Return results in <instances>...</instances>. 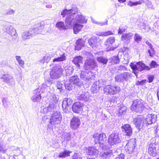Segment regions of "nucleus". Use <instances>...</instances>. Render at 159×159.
<instances>
[{
    "label": "nucleus",
    "mask_w": 159,
    "mask_h": 159,
    "mask_svg": "<svg viewBox=\"0 0 159 159\" xmlns=\"http://www.w3.org/2000/svg\"><path fill=\"white\" fill-rule=\"evenodd\" d=\"M80 12L78 8L75 5H71V8L67 10L66 9L64 10L62 12H61V15L63 17L66 15H68L66 18V24L68 23L67 20L70 16L72 17V19L77 15Z\"/></svg>",
    "instance_id": "3"
},
{
    "label": "nucleus",
    "mask_w": 159,
    "mask_h": 159,
    "mask_svg": "<svg viewBox=\"0 0 159 159\" xmlns=\"http://www.w3.org/2000/svg\"><path fill=\"white\" fill-rule=\"evenodd\" d=\"M116 69L117 72L118 73H120L122 71L127 70V68L124 65H121L117 67Z\"/></svg>",
    "instance_id": "44"
},
{
    "label": "nucleus",
    "mask_w": 159,
    "mask_h": 159,
    "mask_svg": "<svg viewBox=\"0 0 159 159\" xmlns=\"http://www.w3.org/2000/svg\"><path fill=\"white\" fill-rule=\"evenodd\" d=\"M133 36L132 33H128L123 34L121 37V40L125 43H129Z\"/></svg>",
    "instance_id": "26"
},
{
    "label": "nucleus",
    "mask_w": 159,
    "mask_h": 159,
    "mask_svg": "<svg viewBox=\"0 0 159 159\" xmlns=\"http://www.w3.org/2000/svg\"><path fill=\"white\" fill-rule=\"evenodd\" d=\"M148 152L151 156H155L156 154V151L155 148V144L154 143H151L149 146Z\"/></svg>",
    "instance_id": "30"
},
{
    "label": "nucleus",
    "mask_w": 159,
    "mask_h": 159,
    "mask_svg": "<svg viewBox=\"0 0 159 159\" xmlns=\"http://www.w3.org/2000/svg\"><path fill=\"white\" fill-rule=\"evenodd\" d=\"M127 108L124 106H122L119 108V114L120 115H124L125 114Z\"/></svg>",
    "instance_id": "49"
},
{
    "label": "nucleus",
    "mask_w": 159,
    "mask_h": 159,
    "mask_svg": "<svg viewBox=\"0 0 159 159\" xmlns=\"http://www.w3.org/2000/svg\"><path fill=\"white\" fill-rule=\"evenodd\" d=\"M83 59V57L80 56H77L74 58L72 62L77 67H79L80 64L82 62Z\"/></svg>",
    "instance_id": "35"
},
{
    "label": "nucleus",
    "mask_w": 159,
    "mask_h": 159,
    "mask_svg": "<svg viewBox=\"0 0 159 159\" xmlns=\"http://www.w3.org/2000/svg\"><path fill=\"white\" fill-rule=\"evenodd\" d=\"M97 65L94 59H87L84 63V68L86 70H92Z\"/></svg>",
    "instance_id": "14"
},
{
    "label": "nucleus",
    "mask_w": 159,
    "mask_h": 159,
    "mask_svg": "<svg viewBox=\"0 0 159 159\" xmlns=\"http://www.w3.org/2000/svg\"><path fill=\"white\" fill-rule=\"evenodd\" d=\"M0 81L11 87H12L15 84V80L13 77L8 74H5L3 71L0 73Z\"/></svg>",
    "instance_id": "5"
},
{
    "label": "nucleus",
    "mask_w": 159,
    "mask_h": 159,
    "mask_svg": "<svg viewBox=\"0 0 159 159\" xmlns=\"http://www.w3.org/2000/svg\"><path fill=\"white\" fill-rule=\"evenodd\" d=\"M80 123V120L78 117H73L70 121V127L73 129H76L78 128Z\"/></svg>",
    "instance_id": "21"
},
{
    "label": "nucleus",
    "mask_w": 159,
    "mask_h": 159,
    "mask_svg": "<svg viewBox=\"0 0 159 159\" xmlns=\"http://www.w3.org/2000/svg\"><path fill=\"white\" fill-rule=\"evenodd\" d=\"M155 128V134L156 135L159 136V124Z\"/></svg>",
    "instance_id": "58"
},
{
    "label": "nucleus",
    "mask_w": 159,
    "mask_h": 159,
    "mask_svg": "<svg viewBox=\"0 0 159 159\" xmlns=\"http://www.w3.org/2000/svg\"><path fill=\"white\" fill-rule=\"evenodd\" d=\"M111 61L114 64L119 63L120 61V60L118 55L112 57L111 58Z\"/></svg>",
    "instance_id": "43"
},
{
    "label": "nucleus",
    "mask_w": 159,
    "mask_h": 159,
    "mask_svg": "<svg viewBox=\"0 0 159 159\" xmlns=\"http://www.w3.org/2000/svg\"><path fill=\"white\" fill-rule=\"evenodd\" d=\"M150 50H148V52L149 54V56L152 57L153 55L155 54V51L154 48L152 47L150 48Z\"/></svg>",
    "instance_id": "52"
},
{
    "label": "nucleus",
    "mask_w": 159,
    "mask_h": 159,
    "mask_svg": "<svg viewBox=\"0 0 159 159\" xmlns=\"http://www.w3.org/2000/svg\"><path fill=\"white\" fill-rule=\"evenodd\" d=\"M31 30L23 32L21 35L22 39L23 40L25 41L30 39L33 35V33Z\"/></svg>",
    "instance_id": "28"
},
{
    "label": "nucleus",
    "mask_w": 159,
    "mask_h": 159,
    "mask_svg": "<svg viewBox=\"0 0 159 159\" xmlns=\"http://www.w3.org/2000/svg\"><path fill=\"white\" fill-rule=\"evenodd\" d=\"M100 138L99 144H102V149L104 151L103 153H101L100 156L103 158H108L110 157L112 154V152L111 150H109V148L105 145H103L107 140V137L105 134L102 133L101 134Z\"/></svg>",
    "instance_id": "2"
},
{
    "label": "nucleus",
    "mask_w": 159,
    "mask_h": 159,
    "mask_svg": "<svg viewBox=\"0 0 159 159\" xmlns=\"http://www.w3.org/2000/svg\"><path fill=\"white\" fill-rule=\"evenodd\" d=\"M62 84L60 82H57V87L58 89H61L62 88Z\"/></svg>",
    "instance_id": "60"
},
{
    "label": "nucleus",
    "mask_w": 159,
    "mask_h": 159,
    "mask_svg": "<svg viewBox=\"0 0 159 159\" xmlns=\"http://www.w3.org/2000/svg\"><path fill=\"white\" fill-rule=\"evenodd\" d=\"M84 40L82 39H78L77 40L75 45V50L78 51L81 50L82 48L84 46Z\"/></svg>",
    "instance_id": "29"
},
{
    "label": "nucleus",
    "mask_w": 159,
    "mask_h": 159,
    "mask_svg": "<svg viewBox=\"0 0 159 159\" xmlns=\"http://www.w3.org/2000/svg\"><path fill=\"white\" fill-rule=\"evenodd\" d=\"M49 87L46 84H42L40 88H39L40 89V91L41 92V93H43L47 90V89Z\"/></svg>",
    "instance_id": "48"
},
{
    "label": "nucleus",
    "mask_w": 159,
    "mask_h": 159,
    "mask_svg": "<svg viewBox=\"0 0 159 159\" xmlns=\"http://www.w3.org/2000/svg\"><path fill=\"white\" fill-rule=\"evenodd\" d=\"M132 74L128 72H123L117 74L115 77L116 81L117 82H124L127 81L131 77Z\"/></svg>",
    "instance_id": "10"
},
{
    "label": "nucleus",
    "mask_w": 159,
    "mask_h": 159,
    "mask_svg": "<svg viewBox=\"0 0 159 159\" xmlns=\"http://www.w3.org/2000/svg\"><path fill=\"white\" fill-rule=\"evenodd\" d=\"M107 20L105 22H98L96 21H95L94 22H93L94 23H96L97 24H98L101 26H103L104 25H108L107 24Z\"/></svg>",
    "instance_id": "57"
},
{
    "label": "nucleus",
    "mask_w": 159,
    "mask_h": 159,
    "mask_svg": "<svg viewBox=\"0 0 159 159\" xmlns=\"http://www.w3.org/2000/svg\"><path fill=\"white\" fill-rule=\"evenodd\" d=\"M44 61H45V62L46 63H48L49 61L50 60L51 57L48 56H45L43 57Z\"/></svg>",
    "instance_id": "59"
},
{
    "label": "nucleus",
    "mask_w": 159,
    "mask_h": 159,
    "mask_svg": "<svg viewBox=\"0 0 159 159\" xmlns=\"http://www.w3.org/2000/svg\"><path fill=\"white\" fill-rule=\"evenodd\" d=\"M157 118V116L155 115L148 114L147 115L145 120H143V123L144 125H148L154 123Z\"/></svg>",
    "instance_id": "15"
},
{
    "label": "nucleus",
    "mask_w": 159,
    "mask_h": 159,
    "mask_svg": "<svg viewBox=\"0 0 159 159\" xmlns=\"http://www.w3.org/2000/svg\"><path fill=\"white\" fill-rule=\"evenodd\" d=\"M58 96L57 95L55 94H52L49 96L48 99L49 101V105L52 108H56V105L58 102Z\"/></svg>",
    "instance_id": "16"
},
{
    "label": "nucleus",
    "mask_w": 159,
    "mask_h": 159,
    "mask_svg": "<svg viewBox=\"0 0 159 159\" xmlns=\"http://www.w3.org/2000/svg\"><path fill=\"white\" fill-rule=\"evenodd\" d=\"M34 95L31 99L34 102H39L40 101L41 97V92L39 89H37L34 91Z\"/></svg>",
    "instance_id": "19"
},
{
    "label": "nucleus",
    "mask_w": 159,
    "mask_h": 159,
    "mask_svg": "<svg viewBox=\"0 0 159 159\" xmlns=\"http://www.w3.org/2000/svg\"><path fill=\"white\" fill-rule=\"evenodd\" d=\"M115 39L113 36L108 38L105 43L107 50V51H111L113 49V45L115 43Z\"/></svg>",
    "instance_id": "18"
},
{
    "label": "nucleus",
    "mask_w": 159,
    "mask_h": 159,
    "mask_svg": "<svg viewBox=\"0 0 159 159\" xmlns=\"http://www.w3.org/2000/svg\"><path fill=\"white\" fill-rule=\"evenodd\" d=\"M87 153L89 155H96L98 152V150L93 147H89L87 148Z\"/></svg>",
    "instance_id": "32"
},
{
    "label": "nucleus",
    "mask_w": 159,
    "mask_h": 159,
    "mask_svg": "<svg viewBox=\"0 0 159 159\" xmlns=\"http://www.w3.org/2000/svg\"><path fill=\"white\" fill-rule=\"evenodd\" d=\"M150 66H146L142 61L137 62L136 65L134 64L131 63L130 66L133 70V72L137 78L140 75V72H142L143 70L148 71L152 68H157L159 66L154 61H152L150 64Z\"/></svg>",
    "instance_id": "1"
},
{
    "label": "nucleus",
    "mask_w": 159,
    "mask_h": 159,
    "mask_svg": "<svg viewBox=\"0 0 159 159\" xmlns=\"http://www.w3.org/2000/svg\"><path fill=\"white\" fill-rule=\"evenodd\" d=\"M73 102L72 99L69 98H65L63 101L62 107L63 111L66 112L69 108V106L71 105Z\"/></svg>",
    "instance_id": "20"
},
{
    "label": "nucleus",
    "mask_w": 159,
    "mask_h": 159,
    "mask_svg": "<svg viewBox=\"0 0 159 159\" xmlns=\"http://www.w3.org/2000/svg\"><path fill=\"white\" fill-rule=\"evenodd\" d=\"M71 84H72L71 83L70 81L69 82H66L65 84L66 89L69 91L71 90L74 87Z\"/></svg>",
    "instance_id": "46"
},
{
    "label": "nucleus",
    "mask_w": 159,
    "mask_h": 159,
    "mask_svg": "<svg viewBox=\"0 0 159 159\" xmlns=\"http://www.w3.org/2000/svg\"><path fill=\"white\" fill-rule=\"evenodd\" d=\"M122 132L125 135L128 136H130L132 133V130L130 125L129 124H124L121 127Z\"/></svg>",
    "instance_id": "22"
},
{
    "label": "nucleus",
    "mask_w": 159,
    "mask_h": 159,
    "mask_svg": "<svg viewBox=\"0 0 159 159\" xmlns=\"http://www.w3.org/2000/svg\"><path fill=\"white\" fill-rule=\"evenodd\" d=\"M113 33L111 31H109L104 32L102 35L104 36H107L109 35H113Z\"/></svg>",
    "instance_id": "55"
},
{
    "label": "nucleus",
    "mask_w": 159,
    "mask_h": 159,
    "mask_svg": "<svg viewBox=\"0 0 159 159\" xmlns=\"http://www.w3.org/2000/svg\"><path fill=\"white\" fill-rule=\"evenodd\" d=\"M142 120H143L141 117L138 116L136 118L134 119L133 122L136 127L139 129L142 128L143 126H144L145 125L143 123V122H142Z\"/></svg>",
    "instance_id": "23"
},
{
    "label": "nucleus",
    "mask_w": 159,
    "mask_h": 159,
    "mask_svg": "<svg viewBox=\"0 0 159 159\" xmlns=\"http://www.w3.org/2000/svg\"><path fill=\"white\" fill-rule=\"evenodd\" d=\"M120 91L119 86L115 85H107L104 86L103 91L105 93L114 95L119 93Z\"/></svg>",
    "instance_id": "7"
},
{
    "label": "nucleus",
    "mask_w": 159,
    "mask_h": 159,
    "mask_svg": "<svg viewBox=\"0 0 159 159\" xmlns=\"http://www.w3.org/2000/svg\"><path fill=\"white\" fill-rule=\"evenodd\" d=\"M83 25L77 23H75L73 26L74 32L75 34H77L83 28Z\"/></svg>",
    "instance_id": "34"
},
{
    "label": "nucleus",
    "mask_w": 159,
    "mask_h": 159,
    "mask_svg": "<svg viewBox=\"0 0 159 159\" xmlns=\"http://www.w3.org/2000/svg\"><path fill=\"white\" fill-rule=\"evenodd\" d=\"M37 27L34 29H30V30H31L33 33V35L35 34H38L40 32L41 30L43 28V23L39 22L37 24Z\"/></svg>",
    "instance_id": "27"
},
{
    "label": "nucleus",
    "mask_w": 159,
    "mask_h": 159,
    "mask_svg": "<svg viewBox=\"0 0 159 159\" xmlns=\"http://www.w3.org/2000/svg\"><path fill=\"white\" fill-rule=\"evenodd\" d=\"M121 140L120 138L117 133H113L109 137L108 142L111 145H116L120 143Z\"/></svg>",
    "instance_id": "12"
},
{
    "label": "nucleus",
    "mask_w": 159,
    "mask_h": 159,
    "mask_svg": "<svg viewBox=\"0 0 159 159\" xmlns=\"http://www.w3.org/2000/svg\"><path fill=\"white\" fill-rule=\"evenodd\" d=\"M115 159H124V155L123 154H121L119 155Z\"/></svg>",
    "instance_id": "63"
},
{
    "label": "nucleus",
    "mask_w": 159,
    "mask_h": 159,
    "mask_svg": "<svg viewBox=\"0 0 159 159\" xmlns=\"http://www.w3.org/2000/svg\"><path fill=\"white\" fill-rule=\"evenodd\" d=\"M98 39L96 36H93L88 40V42L92 48L97 47L99 44Z\"/></svg>",
    "instance_id": "25"
},
{
    "label": "nucleus",
    "mask_w": 159,
    "mask_h": 159,
    "mask_svg": "<svg viewBox=\"0 0 159 159\" xmlns=\"http://www.w3.org/2000/svg\"><path fill=\"white\" fill-rule=\"evenodd\" d=\"M15 13V11L13 9H10L7 11L5 14L7 15H11Z\"/></svg>",
    "instance_id": "53"
},
{
    "label": "nucleus",
    "mask_w": 159,
    "mask_h": 159,
    "mask_svg": "<svg viewBox=\"0 0 159 159\" xmlns=\"http://www.w3.org/2000/svg\"><path fill=\"white\" fill-rule=\"evenodd\" d=\"M83 58L87 59H94L93 55L92 53L89 52H86L84 51L83 52Z\"/></svg>",
    "instance_id": "37"
},
{
    "label": "nucleus",
    "mask_w": 159,
    "mask_h": 159,
    "mask_svg": "<svg viewBox=\"0 0 159 159\" xmlns=\"http://www.w3.org/2000/svg\"><path fill=\"white\" fill-rule=\"evenodd\" d=\"M125 29L123 28H119V30L118 31V34H121L123 32L125 31Z\"/></svg>",
    "instance_id": "64"
},
{
    "label": "nucleus",
    "mask_w": 159,
    "mask_h": 159,
    "mask_svg": "<svg viewBox=\"0 0 159 159\" xmlns=\"http://www.w3.org/2000/svg\"><path fill=\"white\" fill-rule=\"evenodd\" d=\"M72 159H82L81 153L79 152L75 153L72 156Z\"/></svg>",
    "instance_id": "47"
},
{
    "label": "nucleus",
    "mask_w": 159,
    "mask_h": 159,
    "mask_svg": "<svg viewBox=\"0 0 159 159\" xmlns=\"http://www.w3.org/2000/svg\"><path fill=\"white\" fill-rule=\"evenodd\" d=\"M71 152L68 150H65L59 153L58 157L59 158H64L70 156Z\"/></svg>",
    "instance_id": "36"
},
{
    "label": "nucleus",
    "mask_w": 159,
    "mask_h": 159,
    "mask_svg": "<svg viewBox=\"0 0 159 159\" xmlns=\"http://www.w3.org/2000/svg\"><path fill=\"white\" fill-rule=\"evenodd\" d=\"M57 27L60 30H64L66 29L64 23L61 21L58 22L56 24Z\"/></svg>",
    "instance_id": "40"
},
{
    "label": "nucleus",
    "mask_w": 159,
    "mask_h": 159,
    "mask_svg": "<svg viewBox=\"0 0 159 159\" xmlns=\"http://www.w3.org/2000/svg\"><path fill=\"white\" fill-rule=\"evenodd\" d=\"M136 146V142L134 139L129 140L125 147L126 152L129 154L133 153L135 150Z\"/></svg>",
    "instance_id": "13"
},
{
    "label": "nucleus",
    "mask_w": 159,
    "mask_h": 159,
    "mask_svg": "<svg viewBox=\"0 0 159 159\" xmlns=\"http://www.w3.org/2000/svg\"><path fill=\"white\" fill-rule=\"evenodd\" d=\"M62 119V116L60 112L57 111L52 114L50 120V123L53 125L60 123Z\"/></svg>",
    "instance_id": "11"
},
{
    "label": "nucleus",
    "mask_w": 159,
    "mask_h": 159,
    "mask_svg": "<svg viewBox=\"0 0 159 159\" xmlns=\"http://www.w3.org/2000/svg\"><path fill=\"white\" fill-rule=\"evenodd\" d=\"M146 6L147 8L151 9H154V7L152 2L149 1L146 4Z\"/></svg>",
    "instance_id": "51"
},
{
    "label": "nucleus",
    "mask_w": 159,
    "mask_h": 159,
    "mask_svg": "<svg viewBox=\"0 0 159 159\" xmlns=\"http://www.w3.org/2000/svg\"><path fill=\"white\" fill-rule=\"evenodd\" d=\"M66 57L65 53H63L60 57L54 59L53 60V62L63 61L66 60Z\"/></svg>",
    "instance_id": "41"
},
{
    "label": "nucleus",
    "mask_w": 159,
    "mask_h": 159,
    "mask_svg": "<svg viewBox=\"0 0 159 159\" xmlns=\"http://www.w3.org/2000/svg\"><path fill=\"white\" fill-rule=\"evenodd\" d=\"M62 69L59 65L54 66L50 73L51 78L53 79H57L61 76L62 73Z\"/></svg>",
    "instance_id": "9"
},
{
    "label": "nucleus",
    "mask_w": 159,
    "mask_h": 159,
    "mask_svg": "<svg viewBox=\"0 0 159 159\" xmlns=\"http://www.w3.org/2000/svg\"><path fill=\"white\" fill-rule=\"evenodd\" d=\"M134 41L137 43L141 41L142 38L137 34H135L134 37Z\"/></svg>",
    "instance_id": "50"
},
{
    "label": "nucleus",
    "mask_w": 159,
    "mask_h": 159,
    "mask_svg": "<svg viewBox=\"0 0 159 159\" xmlns=\"http://www.w3.org/2000/svg\"><path fill=\"white\" fill-rule=\"evenodd\" d=\"M100 133H96L94 134L93 136V139H94V141L95 143H99L100 142Z\"/></svg>",
    "instance_id": "42"
},
{
    "label": "nucleus",
    "mask_w": 159,
    "mask_h": 159,
    "mask_svg": "<svg viewBox=\"0 0 159 159\" xmlns=\"http://www.w3.org/2000/svg\"><path fill=\"white\" fill-rule=\"evenodd\" d=\"M73 111L76 113H80L83 109L82 104L79 102H75L72 106Z\"/></svg>",
    "instance_id": "24"
},
{
    "label": "nucleus",
    "mask_w": 159,
    "mask_h": 159,
    "mask_svg": "<svg viewBox=\"0 0 159 159\" xmlns=\"http://www.w3.org/2000/svg\"><path fill=\"white\" fill-rule=\"evenodd\" d=\"M55 109L54 108H52V106H50V105H49V106L44 108L41 111V112L44 114L48 115L51 114V112H54Z\"/></svg>",
    "instance_id": "33"
},
{
    "label": "nucleus",
    "mask_w": 159,
    "mask_h": 159,
    "mask_svg": "<svg viewBox=\"0 0 159 159\" xmlns=\"http://www.w3.org/2000/svg\"><path fill=\"white\" fill-rule=\"evenodd\" d=\"M5 28L6 32L10 35L14 39H16L17 34L13 27L10 25H5Z\"/></svg>",
    "instance_id": "17"
},
{
    "label": "nucleus",
    "mask_w": 159,
    "mask_h": 159,
    "mask_svg": "<svg viewBox=\"0 0 159 159\" xmlns=\"http://www.w3.org/2000/svg\"><path fill=\"white\" fill-rule=\"evenodd\" d=\"M52 124H51L50 123V121H49V123L48 124L47 127V129L48 130H50L51 129H52L53 128V125Z\"/></svg>",
    "instance_id": "62"
},
{
    "label": "nucleus",
    "mask_w": 159,
    "mask_h": 159,
    "mask_svg": "<svg viewBox=\"0 0 159 159\" xmlns=\"http://www.w3.org/2000/svg\"><path fill=\"white\" fill-rule=\"evenodd\" d=\"M89 97L87 94L85 93L80 94L78 96V99L81 101H88L89 100Z\"/></svg>",
    "instance_id": "39"
},
{
    "label": "nucleus",
    "mask_w": 159,
    "mask_h": 159,
    "mask_svg": "<svg viewBox=\"0 0 159 159\" xmlns=\"http://www.w3.org/2000/svg\"><path fill=\"white\" fill-rule=\"evenodd\" d=\"M62 138L63 139L62 143L65 141H69L71 139L70 134L67 132L64 133L62 135Z\"/></svg>",
    "instance_id": "38"
},
{
    "label": "nucleus",
    "mask_w": 159,
    "mask_h": 159,
    "mask_svg": "<svg viewBox=\"0 0 159 159\" xmlns=\"http://www.w3.org/2000/svg\"><path fill=\"white\" fill-rule=\"evenodd\" d=\"M140 4V3L137 2H133L131 1H129L128 3V5L131 7H132L133 6H135Z\"/></svg>",
    "instance_id": "54"
},
{
    "label": "nucleus",
    "mask_w": 159,
    "mask_h": 159,
    "mask_svg": "<svg viewBox=\"0 0 159 159\" xmlns=\"http://www.w3.org/2000/svg\"><path fill=\"white\" fill-rule=\"evenodd\" d=\"M70 82L77 86H80L81 83L77 76H74L70 77Z\"/></svg>",
    "instance_id": "31"
},
{
    "label": "nucleus",
    "mask_w": 159,
    "mask_h": 159,
    "mask_svg": "<svg viewBox=\"0 0 159 159\" xmlns=\"http://www.w3.org/2000/svg\"><path fill=\"white\" fill-rule=\"evenodd\" d=\"M154 77L153 75H150L148 77V82L149 83L152 82L154 80Z\"/></svg>",
    "instance_id": "61"
},
{
    "label": "nucleus",
    "mask_w": 159,
    "mask_h": 159,
    "mask_svg": "<svg viewBox=\"0 0 159 159\" xmlns=\"http://www.w3.org/2000/svg\"><path fill=\"white\" fill-rule=\"evenodd\" d=\"M97 60L99 62H101L103 64H106L108 61L107 59L102 57H98Z\"/></svg>",
    "instance_id": "45"
},
{
    "label": "nucleus",
    "mask_w": 159,
    "mask_h": 159,
    "mask_svg": "<svg viewBox=\"0 0 159 159\" xmlns=\"http://www.w3.org/2000/svg\"><path fill=\"white\" fill-rule=\"evenodd\" d=\"M142 100L136 99L133 101V104L131 106V109L136 112H141L144 108V106L142 102Z\"/></svg>",
    "instance_id": "8"
},
{
    "label": "nucleus",
    "mask_w": 159,
    "mask_h": 159,
    "mask_svg": "<svg viewBox=\"0 0 159 159\" xmlns=\"http://www.w3.org/2000/svg\"><path fill=\"white\" fill-rule=\"evenodd\" d=\"M146 81V80H142L140 81H138L136 84L137 85H143L144 84H145Z\"/></svg>",
    "instance_id": "56"
},
{
    "label": "nucleus",
    "mask_w": 159,
    "mask_h": 159,
    "mask_svg": "<svg viewBox=\"0 0 159 159\" xmlns=\"http://www.w3.org/2000/svg\"><path fill=\"white\" fill-rule=\"evenodd\" d=\"M67 20L68 23L67 25H74L75 23L84 24L87 22V19L86 17L82 15L81 14L80 12L78 14L75 15V16L72 19V17L70 16Z\"/></svg>",
    "instance_id": "4"
},
{
    "label": "nucleus",
    "mask_w": 159,
    "mask_h": 159,
    "mask_svg": "<svg viewBox=\"0 0 159 159\" xmlns=\"http://www.w3.org/2000/svg\"><path fill=\"white\" fill-rule=\"evenodd\" d=\"M80 76L82 80L87 82H91L92 80H94L95 78L93 73L89 70L81 71L80 73Z\"/></svg>",
    "instance_id": "6"
}]
</instances>
